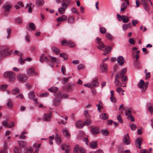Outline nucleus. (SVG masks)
<instances>
[{
  "label": "nucleus",
  "instance_id": "43",
  "mask_svg": "<svg viewBox=\"0 0 153 153\" xmlns=\"http://www.w3.org/2000/svg\"><path fill=\"white\" fill-rule=\"evenodd\" d=\"M124 17H123L122 20L123 22L124 23H127L129 21L128 18L126 16L124 15Z\"/></svg>",
  "mask_w": 153,
  "mask_h": 153
},
{
  "label": "nucleus",
  "instance_id": "36",
  "mask_svg": "<svg viewBox=\"0 0 153 153\" xmlns=\"http://www.w3.org/2000/svg\"><path fill=\"white\" fill-rule=\"evenodd\" d=\"M61 148L62 150L65 151V153H67V146L65 144H62L61 145Z\"/></svg>",
  "mask_w": 153,
  "mask_h": 153
},
{
  "label": "nucleus",
  "instance_id": "32",
  "mask_svg": "<svg viewBox=\"0 0 153 153\" xmlns=\"http://www.w3.org/2000/svg\"><path fill=\"white\" fill-rule=\"evenodd\" d=\"M24 5L22 2L19 1L17 3V4L15 5V7L16 9H19L20 7H23Z\"/></svg>",
  "mask_w": 153,
  "mask_h": 153
},
{
  "label": "nucleus",
  "instance_id": "22",
  "mask_svg": "<svg viewBox=\"0 0 153 153\" xmlns=\"http://www.w3.org/2000/svg\"><path fill=\"white\" fill-rule=\"evenodd\" d=\"M91 87H97L99 85V83L97 79L93 80L91 83Z\"/></svg>",
  "mask_w": 153,
  "mask_h": 153
},
{
  "label": "nucleus",
  "instance_id": "56",
  "mask_svg": "<svg viewBox=\"0 0 153 153\" xmlns=\"http://www.w3.org/2000/svg\"><path fill=\"white\" fill-rule=\"evenodd\" d=\"M49 57L50 60L52 62H55L56 61V58L54 57L49 56Z\"/></svg>",
  "mask_w": 153,
  "mask_h": 153
},
{
  "label": "nucleus",
  "instance_id": "12",
  "mask_svg": "<svg viewBox=\"0 0 153 153\" xmlns=\"http://www.w3.org/2000/svg\"><path fill=\"white\" fill-rule=\"evenodd\" d=\"M8 48L7 47L6 49H2L0 53L1 56H2L5 57L9 54L8 50Z\"/></svg>",
  "mask_w": 153,
  "mask_h": 153
},
{
  "label": "nucleus",
  "instance_id": "48",
  "mask_svg": "<svg viewBox=\"0 0 153 153\" xmlns=\"http://www.w3.org/2000/svg\"><path fill=\"white\" fill-rule=\"evenodd\" d=\"M7 85H3L0 86V90L3 91L5 90L7 87Z\"/></svg>",
  "mask_w": 153,
  "mask_h": 153
},
{
  "label": "nucleus",
  "instance_id": "23",
  "mask_svg": "<svg viewBox=\"0 0 153 153\" xmlns=\"http://www.w3.org/2000/svg\"><path fill=\"white\" fill-rule=\"evenodd\" d=\"M44 116L45 121H50L51 120V113L45 114Z\"/></svg>",
  "mask_w": 153,
  "mask_h": 153
},
{
  "label": "nucleus",
  "instance_id": "30",
  "mask_svg": "<svg viewBox=\"0 0 153 153\" xmlns=\"http://www.w3.org/2000/svg\"><path fill=\"white\" fill-rule=\"evenodd\" d=\"M58 88L56 87H52L48 89V90L50 91L53 92H56L58 90Z\"/></svg>",
  "mask_w": 153,
  "mask_h": 153
},
{
  "label": "nucleus",
  "instance_id": "8",
  "mask_svg": "<svg viewBox=\"0 0 153 153\" xmlns=\"http://www.w3.org/2000/svg\"><path fill=\"white\" fill-rule=\"evenodd\" d=\"M60 94H58L57 96H60ZM60 98L58 97H56V98L54 99L53 100V104L54 106H57L60 103Z\"/></svg>",
  "mask_w": 153,
  "mask_h": 153
},
{
  "label": "nucleus",
  "instance_id": "6",
  "mask_svg": "<svg viewBox=\"0 0 153 153\" xmlns=\"http://www.w3.org/2000/svg\"><path fill=\"white\" fill-rule=\"evenodd\" d=\"M17 78L21 82H25L27 79V77L26 75L21 74L18 75Z\"/></svg>",
  "mask_w": 153,
  "mask_h": 153
},
{
  "label": "nucleus",
  "instance_id": "7",
  "mask_svg": "<svg viewBox=\"0 0 153 153\" xmlns=\"http://www.w3.org/2000/svg\"><path fill=\"white\" fill-rule=\"evenodd\" d=\"M8 119H6L5 120H4L2 122V124L4 127L7 128H11L14 126V125L13 123H12V124L11 125H10V124L8 123Z\"/></svg>",
  "mask_w": 153,
  "mask_h": 153
},
{
  "label": "nucleus",
  "instance_id": "5",
  "mask_svg": "<svg viewBox=\"0 0 153 153\" xmlns=\"http://www.w3.org/2000/svg\"><path fill=\"white\" fill-rule=\"evenodd\" d=\"M67 2L66 0H63L61 1L62 7L59 8L58 9V10L59 13L63 14L64 13L67 6Z\"/></svg>",
  "mask_w": 153,
  "mask_h": 153
},
{
  "label": "nucleus",
  "instance_id": "46",
  "mask_svg": "<svg viewBox=\"0 0 153 153\" xmlns=\"http://www.w3.org/2000/svg\"><path fill=\"white\" fill-rule=\"evenodd\" d=\"M106 37L110 39V40H111L113 39V37L112 35L110 33H106L105 34Z\"/></svg>",
  "mask_w": 153,
  "mask_h": 153
},
{
  "label": "nucleus",
  "instance_id": "34",
  "mask_svg": "<svg viewBox=\"0 0 153 153\" xmlns=\"http://www.w3.org/2000/svg\"><path fill=\"white\" fill-rule=\"evenodd\" d=\"M89 146L92 148H94L97 146V143L95 142L92 141L89 144Z\"/></svg>",
  "mask_w": 153,
  "mask_h": 153
},
{
  "label": "nucleus",
  "instance_id": "10",
  "mask_svg": "<svg viewBox=\"0 0 153 153\" xmlns=\"http://www.w3.org/2000/svg\"><path fill=\"white\" fill-rule=\"evenodd\" d=\"M123 143L127 145H129L130 144V141L129 140V137L128 134H127V135H124L123 140Z\"/></svg>",
  "mask_w": 153,
  "mask_h": 153
},
{
  "label": "nucleus",
  "instance_id": "62",
  "mask_svg": "<svg viewBox=\"0 0 153 153\" xmlns=\"http://www.w3.org/2000/svg\"><path fill=\"white\" fill-rule=\"evenodd\" d=\"M25 60H23L22 59V57H20L19 59V62L21 64H23L24 63V61Z\"/></svg>",
  "mask_w": 153,
  "mask_h": 153
},
{
  "label": "nucleus",
  "instance_id": "24",
  "mask_svg": "<svg viewBox=\"0 0 153 153\" xmlns=\"http://www.w3.org/2000/svg\"><path fill=\"white\" fill-rule=\"evenodd\" d=\"M76 127L78 128H82L84 126L83 123H82L81 121H78L76 123Z\"/></svg>",
  "mask_w": 153,
  "mask_h": 153
},
{
  "label": "nucleus",
  "instance_id": "54",
  "mask_svg": "<svg viewBox=\"0 0 153 153\" xmlns=\"http://www.w3.org/2000/svg\"><path fill=\"white\" fill-rule=\"evenodd\" d=\"M62 133L66 137L67 136V129L66 128H63L62 130Z\"/></svg>",
  "mask_w": 153,
  "mask_h": 153
},
{
  "label": "nucleus",
  "instance_id": "4",
  "mask_svg": "<svg viewBox=\"0 0 153 153\" xmlns=\"http://www.w3.org/2000/svg\"><path fill=\"white\" fill-rule=\"evenodd\" d=\"M4 77L7 78L9 79L10 82H13L15 79V74L12 72H6L4 74Z\"/></svg>",
  "mask_w": 153,
  "mask_h": 153
},
{
  "label": "nucleus",
  "instance_id": "59",
  "mask_svg": "<svg viewBox=\"0 0 153 153\" xmlns=\"http://www.w3.org/2000/svg\"><path fill=\"white\" fill-rule=\"evenodd\" d=\"M61 72L63 74H65V73L66 71V68L65 66H62L61 68Z\"/></svg>",
  "mask_w": 153,
  "mask_h": 153
},
{
  "label": "nucleus",
  "instance_id": "2",
  "mask_svg": "<svg viewBox=\"0 0 153 153\" xmlns=\"http://www.w3.org/2000/svg\"><path fill=\"white\" fill-rule=\"evenodd\" d=\"M102 39L99 37L96 38V42L98 44L97 48L99 50L104 51L103 55H105L109 53L111 51V47L109 46H105L104 43L102 42Z\"/></svg>",
  "mask_w": 153,
  "mask_h": 153
},
{
  "label": "nucleus",
  "instance_id": "53",
  "mask_svg": "<svg viewBox=\"0 0 153 153\" xmlns=\"http://www.w3.org/2000/svg\"><path fill=\"white\" fill-rule=\"evenodd\" d=\"M130 127L132 131L135 130L137 128L136 125L133 123L131 124Z\"/></svg>",
  "mask_w": 153,
  "mask_h": 153
},
{
  "label": "nucleus",
  "instance_id": "64",
  "mask_svg": "<svg viewBox=\"0 0 153 153\" xmlns=\"http://www.w3.org/2000/svg\"><path fill=\"white\" fill-rule=\"evenodd\" d=\"M129 42L131 44L133 45H134L135 41L132 38H130L129 40Z\"/></svg>",
  "mask_w": 153,
  "mask_h": 153
},
{
  "label": "nucleus",
  "instance_id": "27",
  "mask_svg": "<svg viewBox=\"0 0 153 153\" xmlns=\"http://www.w3.org/2000/svg\"><path fill=\"white\" fill-rule=\"evenodd\" d=\"M100 117L101 119L105 120L108 118V116L107 114L103 113L100 115Z\"/></svg>",
  "mask_w": 153,
  "mask_h": 153
},
{
  "label": "nucleus",
  "instance_id": "13",
  "mask_svg": "<svg viewBox=\"0 0 153 153\" xmlns=\"http://www.w3.org/2000/svg\"><path fill=\"white\" fill-rule=\"evenodd\" d=\"M107 65L105 63L101 64L100 66V68L102 72H105L107 71Z\"/></svg>",
  "mask_w": 153,
  "mask_h": 153
},
{
  "label": "nucleus",
  "instance_id": "21",
  "mask_svg": "<svg viewBox=\"0 0 153 153\" xmlns=\"http://www.w3.org/2000/svg\"><path fill=\"white\" fill-rule=\"evenodd\" d=\"M141 3L143 5L144 8L146 10H149V7L148 5V1L146 0H141Z\"/></svg>",
  "mask_w": 153,
  "mask_h": 153
},
{
  "label": "nucleus",
  "instance_id": "49",
  "mask_svg": "<svg viewBox=\"0 0 153 153\" xmlns=\"http://www.w3.org/2000/svg\"><path fill=\"white\" fill-rule=\"evenodd\" d=\"M27 133L25 132H23L19 136V138L21 139H25L26 138V136L25 134H26Z\"/></svg>",
  "mask_w": 153,
  "mask_h": 153
},
{
  "label": "nucleus",
  "instance_id": "41",
  "mask_svg": "<svg viewBox=\"0 0 153 153\" xmlns=\"http://www.w3.org/2000/svg\"><path fill=\"white\" fill-rule=\"evenodd\" d=\"M68 46L70 47H74L75 46V44L73 42L71 41H68Z\"/></svg>",
  "mask_w": 153,
  "mask_h": 153
},
{
  "label": "nucleus",
  "instance_id": "28",
  "mask_svg": "<svg viewBox=\"0 0 153 153\" xmlns=\"http://www.w3.org/2000/svg\"><path fill=\"white\" fill-rule=\"evenodd\" d=\"M11 7V6L10 5L7 4L4 5L3 7L4 11H9L10 10Z\"/></svg>",
  "mask_w": 153,
  "mask_h": 153
},
{
  "label": "nucleus",
  "instance_id": "40",
  "mask_svg": "<svg viewBox=\"0 0 153 153\" xmlns=\"http://www.w3.org/2000/svg\"><path fill=\"white\" fill-rule=\"evenodd\" d=\"M136 141L137 144L139 146V148L140 149V146L142 144V139L140 138H138L137 139Z\"/></svg>",
  "mask_w": 153,
  "mask_h": 153
},
{
  "label": "nucleus",
  "instance_id": "52",
  "mask_svg": "<svg viewBox=\"0 0 153 153\" xmlns=\"http://www.w3.org/2000/svg\"><path fill=\"white\" fill-rule=\"evenodd\" d=\"M59 56L63 58L64 59V60L66 59V58L67 57V55L65 53H60L59 55Z\"/></svg>",
  "mask_w": 153,
  "mask_h": 153
},
{
  "label": "nucleus",
  "instance_id": "14",
  "mask_svg": "<svg viewBox=\"0 0 153 153\" xmlns=\"http://www.w3.org/2000/svg\"><path fill=\"white\" fill-rule=\"evenodd\" d=\"M27 73L29 75H34L35 73L34 68H31L28 69L27 70Z\"/></svg>",
  "mask_w": 153,
  "mask_h": 153
},
{
  "label": "nucleus",
  "instance_id": "26",
  "mask_svg": "<svg viewBox=\"0 0 153 153\" xmlns=\"http://www.w3.org/2000/svg\"><path fill=\"white\" fill-rule=\"evenodd\" d=\"M55 140L56 142L58 144H59L61 142V139L60 137L57 134L55 136Z\"/></svg>",
  "mask_w": 153,
  "mask_h": 153
},
{
  "label": "nucleus",
  "instance_id": "1",
  "mask_svg": "<svg viewBox=\"0 0 153 153\" xmlns=\"http://www.w3.org/2000/svg\"><path fill=\"white\" fill-rule=\"evenodd\" d=\"M127 69L126 68H123L120 73L115 75L114 83L115 86H121L122 83L120 81L119 79H121V81L124 84L126 83L128 79L127 76L124 74L126 72Z\"/></svg>",
  "mask_w": 153,
  "mask_h": 153
},
{
  "label": "nucleus",
  "instance_id": "57",
  "mask_svg": "<svg viewBox=\"0 0 153 153\" xmlns=\"http://www.w3.org/2000/svg\"><path fill=\"white\" fill-rule=\"evenodd\" d=\"M124 17V15L121 16L120 15L118 14H117V17L118 20L119 21H122V20L123 17Z\"/></svg>",
  "mask_w": 153,
  "mask_h": 153
},
{
  "label": "nucleus",
  "instance_id": "44",
  "mask_svg": "<svg viewBox=\"0 0 153 153\" xmlns=\"http://www.w3.org/2000/svg\"><path fill=\"white\" fill-rule=\"evenodd\" d=\"M100 31L101 33L105 34L106 32V30L105 27H101L100 28Z\"/></svg>",
  "mask_w": 153,
  "mask_h": 153
},
{
  "label": "nucleus",
  "instance_id": "33",
  "mask_svg": "<svg viewBox=\"0 0 153 153\" xmlns=\"http://www.w3.org/2000/svg\"><path fill=\"white\" fill-rule=\"evenodd\" d=\"M15 153H22V151L18 147H15L13 149Z\"/></svg>",
  "mask_w": 153,
  "mask_h": 153
},
{
  "label": "nucleus",
  "instance_id": "37",
  "mask_svg": "<svg viewBox=\"0 0 153 153\" xmlns=\"http://www.w3.org/2000/svg\"><path fill=\"white\" fill-rule=\"evenodd\" d=\"M127 7V5L125 3H123L121 5V11H123L125 10L126 8Z\"/></svg>",
  "mask_w": 153,
  "mask_h": 153
},
{
  "label": "nucleus",
  "instance_id": "25",
  "mask_svg": "<svg viewBox=\"0 0 153 153\" xmlns=\"http://www.w3.org/2000/svg\"><path fill=\"white\" fill-rule=\"evenodd\" d=\"M20 91L17 87H16L13 89L12 91V94L13 95H16L19 94Z\"/></svg>",
  "mask_w": 153,
  "mask_h": 153
},
{
  "label": "nucleus",
  "instance_id": "9",
  "mask_svg": "<svg viewBox=\"0 0 153 153\" xmlns=\"http://www.w3.org/2000/svg\"><path fill=\"white\" fill-rule=\"evenodd\" d=\"M28 96L30 98L33 100L35 102L36 104L37 105L38 104L37 98H35V95L34 94V92L33 91L30 92L28 94Z\"/></svg>",
  "mask_w": 153,
  "mask_h": 153
},
{
  "label": "nucleus",
  "instance_id": "16",
  "mask_svg": "<svg viewBox=\"0 0 153 153\" xmlns=\"http://www.w3.org/2000/svg\"><path fill=\"white\" fill-rule=\"evenodd\" d=\"M7 143L6 142H5L4 144L3 148L1 149L0 151V153H8V152L7 149Z\"/></svg>",
  "mask_w": 153,
  "mask_h": 153
},
{
  "label": "nucleus",
  "instance_id": "60",
  "mask_svg": "<svg viewBox=\"0 0 153 153\" xmlns=\"http://www.w3.org/2000/svg\"><path fill=\"white\" fill-rule=\"evenodd\" d=\"M111 101L113 102H116V100L115 97L114 96L111 97L110 98Z\"/></svg>",
  "mask_w": 153,
  "mask_h": 153
},
{
  "label": "nucleus",
  "instance_id": "20",
  "mask_svg": "<svg viewBox=\"0 0 153 153\" xmlns=\"http://www.w3.org/2000/svg\"><path fill=\"white\" fill-rule=\"evenodd\" d=\"M44 4V0H36V5L38 7L42 6Z\"/></svg>",
  "mask_w": 153,
  "mask_h": 153
},
{
  "label": "nucleus",
  "instance_id": "51",
  "mask_svg": "<svg viewBox=\"0 0 153 153\" xmlns=\"http://www.w3.org/2000/svg\"><path fill=\"white\" fill-rule=\"evenodd\" d=\"M71 11L72 13H75L77 15H79V13L77 11V10L76 8L74 7H72L71 9Z\"/></svg>",
  "mask_w": 153,
  "mask_h": 153
},
{
  "label": "nucleus",
  "instance_id": "31",
  "mask_svg": "<svg viewBox=\"0 0 153 153\" xmlns=\"http://www.w3.org/2000/svg\"><path fill=\"white\" fill-rule=\"evenodd\" d=\"M91 133L93 134H98L99 132V130L96 128H94L91 130Z\"/></svg>",
  "mask_w": 153,
  "mask_h": 153
},
{
  "label": "nucleus",
  "instance_id": "45",
  "mask_svg": "<svg viewBox=\"0 0 153 153\" xmlns=\"http://www.w3.org/2000/svg\"><path fill=\"white\" fill-rule=\"evenodd\" d=\"M79 146L78 145H76L74 148V153H78V150H79Z\"/></svg>",
  "mask_w": 153,
  "mask_h": 153
},
{
  "label": "nucleus",
  "instance_id": "18",
  "mask_svg": "<svg viewBox=\"0 0 153 153\" xmlns=\"http://www.w3.org/2000/svg\"><path fill=\"white\" fill-rule=\"evenodd\" d=\"M117 60L118 63L120 65H122L124 62L123 57L121 56L118 57L117 59Z\"/></svg>",
  "mask_w": 153,
  "mask_h": 153
},
{
  "label": "nucleus",
  "instance_id": "35",
  "mask_svg": "<svg viewBox=\"0 0 153 153\" xmlns=\"http://www.w3.org/2000/svg\"><path fill=\"white\" fill-rule=\"evenodd\" d=\"M7 105L9 108H13V103L10 100H8Z\"/></svg>",
  "mask_w": 153,
  "mask_h": 153
},
{
  "label": "nucleus",
  "instance_id": "11",
  "mask_svg": "<svg viewBox=\"0 0 153 153\" xmlns=\"http://www.w3.org/2000/svg\"><path fill=\"white\" fill-rule=\"evenodd\" d=\"M27 29L30 31H33L36 29V26L32 22L29 23V25L26 27Z\"/></svg>",
  "mask_w": 153,
  "mask_h": 153
},
{
  "label": "nucleus",
  "instance_id": "61",
  "mask_svg": "<svg viewBox=\"0 0 153 153\" xmlns=\"http://www.w3.org/2000/svg\"><path fill=\"white\" fill-rule=\"evenodd\" d=\"M117 120H118V121L120 123H123V120L121 117L120 115H119L117 117Z\"/></svg>",
  "mask_w": 153,
  "mask_h": 153
},
{
  "label": "nucleus",
  "instance_id": "39",
  "mask_svg": "<svg viewBox=\"0 0 153 153\" xmlns=\"http://www.w3.org/2000/svg\"><path fill=\"white\" fill-rule=\"evenodd\" d=\"M91 123V121L90 119L86 120L83 123V125L84 126L86 125L88 126Z\"/></svg>",
  "mask_w": 153,
  "mask_h": 153
},
{
  "label": "nucleus",
  "instance_id": "55",
  "mask_svg": "<svg viewBox=\"0 0 153 153\" xmlns=\"http://www.w3.org/2000/svg\"><path fill=\"white\" fill-rule=\"evenodd\" d=\"M13 54H17L19 56H20V57H22V53L19 52L17 50L15 51V52L13 53Z\"/></svg>",
  "mask_w": 153,
  "mask_h": 153
},
{
  "label": "nucleus",
  "instance_id": "15",
  "mask_svg": "<svg viewBox=\"0 0 153 153\" xmlns=\"http://www.w3.org/2000/svg\"><path fill=\"white\" fill-rule=\"evenodd\" d=\"M75 87L74 85L72 83H68V92H72Z\"/></svg>",
  "mask_w": 153,
  "mask_h": 153
},
{
  "label": "nucleus",
  "instance_id": "42",
  "mask_svg": "<svg viewBox=\"0 0 153 153\" xmlns=\"http://www.w3.org/2000/svg\"><path fill=\"white\" fill-rule=\"evenodd\" d=\"M68 21L70 23H73L74 21V17L73 16H70L68 18Z\"/></svg>",
  "mask_w": 153,
  "mask_h": 153
},
{
  "label": "nucleus",
  "instance_id": "63",
  "mask_svg": "<svg viewBox=\"0 0 153 153\" xmlns=\"http://www.w3.org/2000/svg\"><path fill=\"white\" fill-rule=\"evenodd\" d=\"M79 151L81 153H85V149L82 147H80L79 148Z\"/></svg>",
  "mask_w": 153,
  "mask_h": 153
},
{
  "label": "nucleus",
  "instance_id": "29",
  "mask_svg": "<svg viewBox=\"0 0 153 153\" xmlns=\"http://www.w3.org/2000/svg\"><path fill=\"white\" fill-rule=\"evenodd\" d=\"M51 49L52 51L54 52V53L56 55H58L60 52V50L54 46H53L51 47Z\"/></svg>",
  "mask_w": 153,
  "mask_h": 153
},
{
  "label": "nucleus",
  "instance_id": "58",
  "mask_svg": "<svg viewBox=\"0 0 153 153\" xmlns=\"http://www.w3.org/2000/svg\"><path fill=\"white\" fill-rule=\"evenodd\" d=\"M85 68L84 65L82 64H80L77 66V68L78 70L84 68Z\"/></svg>",
  "mask_w": 153,
  "mask_h": 153
},
{
  "label": "nucleus",
  "instance_id": "38",
  "mask_svg": "<svg viewBox=\"0 0 153 153\" xmlns=\"http://www.w3.org/2000/svg\"><path fill=\"white\" fill-rule=\"evenodd\" d=\"M25 150V153H31L33 151V150L31 147H30L28 149L26 148Z\"/></svg>",
  "mask_w": 153,
  "mask_h": 153
},
{
  "label": "nucleus",
  "instance_id": "17",
  "mask_svg": "<svg viewBox=\"0 0 153 153\" xmlns=\"http://www.w3.org/2000/svg\"><path fill=\"white\" fill-rule=\"evenodd\" d=\"M66 118H67V117H64L63 116H60L59 117V120L61 122L59 121L58 122V123L59 124H61V123L63 125H65L67 122Z\"/></svg>",
  "mask_w": 153,
  "mask_h": 153
},
{
  "label": "nucleus",
  "instance_id": "50",
  "mask_svg": "<svg viewBox=\"0 0 153 153\" xmlns=\"http://www.w3.org/2000/svg\"><path fill=\"white\" fill-rule=\"evenodd\" d=\"M40 144H40L38 145L37 146L35 144H34L33 145V147L35 148V147H36V148L35 150V152H38L39 151V149L40 147Z\"/></svg>",
  "mask_w": 153,
  "mask_h": 153
},
{
  "label": "nucleus",
  "instance_id": "19",
  "mask_svg": "<svg viewBox=\"0 0 153 153\" xmlns=\"http://www.w3.org/2000/svg\"><path fill=\"white\" fill-rule=\"evenodd\" d=\"M18 143L19 146L22 148L25 147L27 145V142L25 141L19 140Z\"/></svg>",
  "mask_w": 153,
  "mask_h": 153
},
{
  "label": "nucleus",
  "instance_id": "3",
  "mask_svg": "<svg viewBox=\"0 0 153 153\" xmlns=\"http://www.w3.org/2000/svg\"><path fill=\"white\" fill-rule=\"evenodd\" d=\"M148 83V82H147L145 83L142 79H141L138 84L137 86L139 88L141 89V91L143 92L147 89Z\"/></svg>",
  "mask_w": 153,
  "mask_h": 153
},
{
  "label": "nucleus",
  "instance_id": "47",
  "mask_svg": "<svg viewBox=\"0 0 153 153\" xmlns=\"http://www.w3.org/2000/svg\"><path fill=\"white\" fill-rule=\"evenodd\" d=\"M101 132L102 134L105 136H107L109 134V132L108 131L106 130H101Z\"/></svg>",
  "mask_w": 153,
  "mask_h": 153
}]
</instances>
